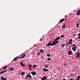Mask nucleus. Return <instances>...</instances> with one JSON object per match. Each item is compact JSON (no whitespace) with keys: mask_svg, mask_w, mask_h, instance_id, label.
<instances>
[{"mask_svg":"<svg viewBox=\"0 0 80 80\" xmlns=\"http://www.w3.org/2000/svg\"><path fill=\"white\" fill-rule=\"evenodd\" d=\"M78 39H80V33L78 34Z\"/></svg>","mask_w":80,"mask_h":80,"instance_id":"obj_16","label":"nucleus"},{"mask_svg":"<svg viewBox=\"0 0 80 80\" xmlns=\"http://www.w3.org/2000/svg\"><path fill=\"white\" fill-rule=\"evenodd\" d=\"M72 39H71L69 41V43L70 44H72Z\"/></svg>","mask_w":80,"mask_h":80,"instance_id":"obj_15","label":"nucleus"},{"mask_svg":"<svg viewBox=\"0 0 80 80\" xmlns=\"http://www.w3.org/2000/svg\"><path fill=\"white\" fill-rule=\"evenodd\" d=\"M78 23H80V20H79L78 21Z\"/></svg>","mask_w":80,"mask_h":80,"instance_id":"obj_37","label":"nucleus"},{"mask_svg":"<svg viewBox=\"0 0 80 80\" xmlns=\"http://www.w3.org/2000/svg\"><path fill=\"white\" fill-rule=\"evenodd\" d=\"M27 77H27V76H26V77L25 79H26V80H27V79H28V78H27Z\"/></svg>","mask_w":80,"mask_h":80,"instance_id":"obj_39","label":"nucleus"},{"mask_svg":"<svg viewBox=\"0 0 80 80\" xmlns=\"http://www.w3.org/2000/svg\"><path fill=\"white\" fill-rule=\"evenodd\" d=\"M63 80H67V79H66L65 78H63Z\"/></svg>","mask_w":80,"mask_h":80,"instance_id":"obj_45","label":"nucleus"},{"mask_svg":"<svg viewBox=\"0 0 80 80\" xmlns=\"http://www.w3.org/2000/svg\"><path fill=\"white\" fill-rule=\"evenodd\" d=\"M51 60V58H48V61H50Z\"/></svg>","mask_w":80,"mask_h":80,"instance_id":"obj_21","label":"nucleus"},{"mask_svg":"<svg viewBox=\"0 0 80 80\" xmlns=\"http://www.w3.org/2000/svg\"><path fill=\"white\" fill-rule=\"evenodd\" d=\"M63 24L64 25L62 26V27L63 28H65V23H63Z\"/></svg>","mask_w":80,"mask_h":80,"instance_id":"obj_17","label":"nucleus"},{"mask_svg":"<svg viewBox=\"0 0 80 80\" xmlns=\"http://www.w3.org/2000/svg\"><path fill=\"white\" fill-rule=\"evenodd\" d=\"M1 80H7V78H3V76H2L1 77Z\"/></svg>","mask_w":80,"mask_h":80,"instance_id":"obj_11","label":"nucleus"},{"mask_svg":"<svg viewBox=\"0 0 80 80\" xmlns=\"http://www.w3.org/2000/svg\"><path fill=\"white\" fill-rule=\"evenodd\" d=\"M46 78L47 77H46V76H43L42 78L41 79L42 80H46Z\"/></svg>","mask_w":80,"mask_h":80,"instance_id":"obj_8","label":"nucleus"},{"mask_svg":"<svg viewBox=\"0 0 80 80\" xmlns=\"http://www.w3.org/2000/svg\"><path fill=\"white\" fill-rule=\"evenodd\" d=\"M60 38V37H58L57 38H56L54 40V42H56L57 41H58L57 40H58Z\"/></svg>","mask_w":80,"mask_h":80,"instance_id":"obj_3","label":"nucleus"},{"mask_svg":"<svg viewBox=\"0 0 80 80\" xmlns=\"http://www.w3.org/2000/svg\"><path fill=\"white\" fill-rule=\"evenodd\" d=\"M30 74H31V73H28V75H30Z\"/></svg>","mask_w":80,"mask_h":80,"instance_id":"obj_46","label":"nucleus"},{"mask_svg":"<svg viewBox=\"0 0 80 80\" xmlns=\"http://www.w3.org/2000/svg\"><path fill=\"white\" fill-rule=\"evenodd\" d=\"M58 42H59V41H57L55 42L54 40H53L52 42H52H51V41H50V42H49V43L51 44V46H53V45H55L58 43Z\"/></svg>","mask_w":80,"mask_h":80,"instance_id":"obj_1","label":"nucleus"},{"mask_svg":"<svg viewBox=\"0 0 80 80\" xmlns=\"http://www.w3.org/2000/svg\"><path fill=\"white\" fill-rule=\"evenodd\" d=\"M40 52H42V53L43 52H44L43 50H41L40 51Z\"/></svg>","mask_w":80,"mask_h":80,"instance_id":"obj_29","label":"nucleus"},{"mask_svg":"<svg viewBox=\"0 0 80 80\" xmlns=\"http://www.w3.org/2000/svg\"><path fill=\"white\" fill-rule=\"evenodd\" d=\"M37 54H38V55H40V53H39V52L37 53Z\"/></svg>","mask_w":80,"mask_h":80,"instance_id":"obj_43","label":"nucleus"},{"mask_svg":"<svg viewBox=\"0 0 80 80\" xmlns=\"http://www.w3.org/2000/svg\"><path fill=\"white\" fill-rule=\"evenodd\" d=\"M64 21V20L63 19H61L60 20V22L61 23H62V22H63V21Z\"/></svg>","mask_w":80,"mask_h":80,"instance_id":"obj_14","label":"nucleus"},{"mask_svg":"<svg viewBox=\"0 0 80 80\" xmlns=\"http://www.w3.org/2000/svg\"><path fill=\"white\" fill-rule=\"evenodd\" d=\"M8 66H5V67L3 69V70H5V69H6V68H7V67H8Z\"/></svg>","mask_w":80,"mask_h":80,"instance_id":"obj_20","label":"nucleus"},{"mask_svg":"<svg viewBox=\"0 0 80 80\" xmlns=\"http://www.w3.org/2000/svg\"><path fill=\"white\" fill-rule=\"evenodd\" d=\"M20 65H21V66H22V67H25V64H24L23 63V62H21L20 63Z\"/></svg>","mask_w":80,"mask_h":80,"instance_id":"obj_10","label":"nucleus"},{"mask_svg":"<svg viewBox=\"0 0 80 80\" xmlns=\"http://www.w3.org/2000/svg\"><path fill=\"white\" fill-rule=\"evenodd\" d=\"M41 40H42V38H41V39H40V41H41Z\"/></svg>","mask_w":80,"mask_h":80,"instance_id":"obj_50","label":"nucleus"},{"mask_svg":"<svg viewBox=\"0 0 80 80\" xmlns=\"http://www.w3.org/2000/svg\"><path fill=\"white\" fill-rule=\"evenodd\" d=\"M45 67H46V68H48V66L47 65H45Z\"/></svg>","mask_w":80,"mask_h":80,"instance_id":"obj_33","label":"nucleus"},{"mask_svg":"<svg viewBox=\"0 0 80 80\" xmlns=\"http://www.w3.org/2000/svg\"><path fill=\"white\" fill-rule=\"evenodd\" d=\"M77 46L73 47L72 48V49L73 52H75L77 50Z\"/></svg>","mask_w":80,"mask_h":80,"instance_id":"obj_2","label":"nucleus"},{"mask_svg":"<svg viewBox=\"0 0 80 80\" xmlns=\"http://www.w3.org/2000/svg\"><path fill=\"white\" fill-rule=\"evenodd\" d=\"M24 73H25V72H22L21 73V75H24Z\"/></svg>","mask_w":80,"mask_h":80,"instance_id":"obj_24","label":"nucleus"},{"mask_svg":"<svg viewBox=\"0 0 80 80\" xmlns=\"http://www.w3.org/2000/svg\"><path fill=\"white\" fill-rule=\"evenodd\" d=\"M29 70L31 71L32 70V68H29Z\"/></svg>","mask_w":80,"mask_h":80,"instance_id":"obj_36","label":"nucleus"},{"mask_svg":"<svg viewBox=\"0 0 80 80\" xmlns=\"http://www.w3.org/2000/svg\"><path fill=\"white\" fill-rule=\"evenodd\" d=\"M65 46V44H62V45H61V47H64V46Z\"/></svg>","mask_w":80,"mask_h":80,"instance_id":"obj_25","label":"nucleus"},{"mask_svg":"<svg viewBox=\"0 0 80 80\" xmlns=\"http://www.w3.org/2000/svg\"><path fill=\"white\" fill-rule=\"evenodd\" d=\"M80 76H78V77L77 79H79V80H80Z\"/></svg>","mask_w":80,"mask_h":80,"instance_id":"obj_32","label":"nucleus"},{"mask_svg":"<svg viewBox=\"0 0 80 80\" xmlns=\"http://www.w3.org/2000/svg\"><path fill=\"white\" fill-rule=\"evenodd\" d=\"M23 55V54H21V55L19 56L20 57H21V56H22Z\"/></svg>","mask_w":80,"mask_h":80,"instance_id":"obj_44","label":"nucleus"},{"mask_svg":"<svg viewBox=\"0 0 80 80\" xmlns=\"http://www.w3.org/2000/svg\"><path fill=\"white\" fill-rule=\"evenodd\" d=\"M77 15L79 16L80 15V10H78V12L77 13Z\"/></svg>","mask_w":80,"mask_h":80,"instance_id":"obj_9","label":"nucleus"},{"mask_svg":"<svg viewBox=\"0 0 80 80\" xmlns=\"http://www.w3.org/2000/svg\"><path fill=\"white\" fill-rule=\"evenodd\" d=\"M61 23L60 21L59 22L58 24H60Z\"/></svg>","mask_w":80,"mask_h":80,"instance_id":"obj_48","label":"nucleus"},{"mask_svg":"<svg viewBox=\"0 0 80 80\" xmlns=\"http://www.w3.org/2000/svg\"><path fill=\"white\" fill-rule=\"evenodd\" d=\"M26 76H27V77H29L30 78H32V76H31V75L27 74L26 75Z\"/></svg>","mask_w":80,"mask_h":80,"instance_id":"obj_12","label":"nucleus"},{"mask_svg":"<svg viewBox=\"0 0 80 80\" xmlns=\"http://www.w3.org/2000/svg\"><path fill=\"white\" fill-rule=\"evenodd\" d=\"M37 67V65H34L32 67L33 69H34V68H35V67Z\"/></svg>","mask_w":80,"mask_h":80,"instance_id":"obj_18","label":"nucleus"},{"mask_svg":"<svg viewBox=\"0 0 80 80\" xmlns=\"http://www.w3.org/2000/svg\"><path fill=\"white\" fill-rule=\"evenodd\" d=\"M60 37H61V38H63V37H65V35H61Z\"/></svg>","mask_w":80,"mask_h":80,"instance_id":"obj_26","label":"nucleus"},{"mask_svg":"<svg viewBox=\"0 0 80 80\" xmlns=\"http://www.w3.org/2000/svg\"><path fill=\"white\" fill-rule=\"evenodd\" d=\"M78 26H79V24H78L77 23L76 24V27H77V28H78Z\"/></svg>","mask_w":80,"mask_h":80,"instance_id":"obj_28","label":"nucleus"},{"mask_svg":"<svg viewBox=\"0 0 80 80\" xmlns=\"http://www.w3.org/2000/svg\"><path fill=\"white\" fill-rule=\"evenodd\" d=\"M47 56L49 57H50V54H48L47 55Z\"/></svg>","mask_w":80,"mask_h":80,"instance_id":"obj_30","label":"nucleus"},{"mask_svg":"<svg viewBox=\"0 0 80 80\" xmlns=\"http://www.w3.org/2000/svg\"><path fill=\"white\" fill-rule=\"evenodd\" d=\"M58 80H59V79H58Z\"/></svg>","mask_w":80,"mask_h":80,"instance_id":"obj_55","label":"nucleus"},{"mask_svg":"<svg viewBox=\"0 0 80 80\" xmlns=\"http://www.w3.org/2000/svg\"><path fill=\"white\" fill-rule=\"evenodd\" d=\"M72 53H73V52H72V51H68V54L69 55H72Z\"/></svg>","mask_w":80,"mask_h":80,"instance_id":"obj_5","label":"nucleus"},{"mask_svg":"<svg viewBox=\"0 0 80 80\" xmlns=\"http://www.w3.org/2000/svg\"><path fill=\"white\" fill-rule=\"evenodd\" d=\"M41 58H42V59H43V57L41 56Z\"/></svg>","mask_w":80,"mask_h":80,"instance_id":"obj_38","label":"nucleus"},{"mask_svg":"<svg viewBox=\"0 0 80 80\" xmlns=\"http://www.w3.org/2000/svg\"><path fill=\"white\" fill-rule=\"evenodd\" d=\"M20 57L19 56V57H18V58H17L16 59V60H15V61H17V60L18 59V58H20Z\"/></svg>","mask_w":80,"mask_h":80,"instance_id":"obj_31","label":"nucleus"},{"mask_svg":"<svg viewBox=\"0 0 80 80\" xmlns=\"http://www.w3.org/2000/svg\"><path fill=\"white\" fill-rule=\"evenodd\" d=\"M31 73L32 74V75L35 76V75H36V73H36V72L34 71L31 72Z\"/></svg>","mask_w":80,"mask_h":80,"instance_id":"obj_4","label":"nucleus"},{"mask_svg":"<svg viewBox=\"0 0 80 80\" xmlns=\"http://www.w3.org/2000/svg\"><path fill=\"white\" fill-rule=\"evenodd\" d=\"M74 75V74H71V75Z\"/></svg>","mask_w":80,"mask_h":80,"instance_id":"obj_49","label":"nucleus"},{"mask_svg":"<svg viewBox=\"0 0 80 80\" xmlns=\"http://www.w3.org/2000/svg\"><path fill=\"white\" fill-rule=\"evenodd\" d=\"M23 56H22V57H20V59H21V58H24L25 57V56L26 55L25 54H23Z\"/></svg>","mask_w":80,"mask_h":80,"instance_id":"obj_13","label":"nucleus"},{"mask_svg":"<svg viewBox=\"0 0 80 80\" xmlns=\"http://www.w3.org/2000/svg\"><path fill=\"white\" fill-rule=\"evenodd\" d=\"M0 73V74H2V73H3L2 71Z\"/></svg>","mask_w":80,"mask_h":80,"instance_id":"obj_41","label":"nucleus"},{"mask_svg":"<svg viewBox=\"0 0 80 80\" xmlns=\"http://www.w3.org/2000/svg\"><path fill=\"white\" fill-rule=\"evenodd\" d=\"M14 68H12L11 69L10 71H12V70H14Z\"/></svg>","mask_w":80,"mask_h":80,"instance_id":"obj_34","label":"nucleus"},{"mask_svg":"<svg viewBox=\"0 0 80 80\" xmlns=\"http://www.w3.org/2000/svg\"><path fill=\"white\" fill-rule=\"evenodd\" d=\"M31 67H32V66L31 64H29V68H31Z\"/></svg>","mask_w":80,"mask_h":80,"instance_id":"obj_23","label":"nucleus"},{"mask_svg":"<svg viewBox=\"0 0 80 80\" xmlns=\"http://www.w3.org/2000/svg\"><path fill=\"white\" fill-rule=\"evenodd\" d=\"M43 71H44V72H48V70L46 68H43Z\"/></svg>","mask_w":80,"mask_h":80,"instance_id":"obj_7","label":"nucleus"},{"mask_svg":"<svg viewBox=\"0 0 80 80\" xmlns=\"http://www.w3.org/2000/svg\"><path fill=\"white\" fill-rule=\"evenodd\" d=\"M70 42H68L66 44V46H67V47H68V45H69V44H70Z\"/></svg>","mask_w":80,"mask_h":80,"instance_id":"obj_22","label":"nucleus"},{"mask_svg":"<svg viewBox=\"0 0 80 80\" xmlns=\"http://www.w3.org/2000/svg\"><path fill=\"white\" fill-rule=\"evenodd\" d=\"M80 52H78V54H77V58H80Z\"/></svg>","mask_w":80,"mask_h":80,"instance_id":"obj_6","label":"nucleus"},{"mask_svg":"<svg viewBox=\"0 0 80 80\" xmlns=\"http://www.w3.org/2000/svg\"><path fill=\"white\" fill-rule=\"evenodd\" d=\"M64 65H65H65H67V64H64Z\"/></svg>","mask_w":80,"mask_h":80,"instance_id":"obj_52","label":"nucleus"},{"mask_svg":"<svg viewBox=\"0 0 80 80\" xmlns=\"http://www.w3.org/2000/svg\"><path fill=\"white\" fill-rule=\"evenodd\" d=\"M68 80H70V79H68Z\"/></svg>","mask_w":80,"mask_h":80,"instance_id":"obj_54","label":"nucleus"},{"mask_svg":"<svg viewBox=\"0 0 80 80\" xmlns=\"http://www.w3.org/2000/svg\"><path fill=\"white\" fill-rule=\"evenodd\" d=\"M2 73H5V71H2Z\"/></svg>","mask_w":80,"mask_h":80,"instance_id":"obj_47","label":"nucleus"},{"mask_svg":"<svg viewBox=\"0 0 80 80\" xmlns=\"http://www.w3.org/2000/svg\"><path fill=\"white\" fill-rule=\"evenodd\" d=\"M7 70H6L5 71H4V72H7Z\"/></svg>","mask_w":80,"mask_h":80,"instance_id":"obj_42","label":"nucleus"},{"mask_svg":"<svg viewBox=\"0 0 80 80\" xmlns=\"http://www.w3.org/2000/svg\"><path fill=\"white\" fill-rule=\"evenodd\" d=\"M63 19H64V21H65V20H66V18H63Z\"/></svg>","mask_w":80,"mask_h":80,"instance_id":"obj_40","label":"nucleus"},{"mask_svg":"<svg viewBox=\"0 0 80 80\" xmlns=\"http://www.w3.org/2000/svg\"><path fill=\"white\" fill-rule=\"evenodd\" d=\"M50 45L51 46V44H50V43H48V44L47 45V47H49Z\"/></svg>","mask_w":80,"mask_h":80,"instance_id":"obj_19","label":"nucleus"},{"mask_svg":"<svg viewBox=\"0 0 80 80\" xmlns=\"http://www.w3.org/2000/svg\"><path fill=\"white\" fill-rule=\"evenodd\" d=\"M75 46H76V45H75V44H73L72 46V47H76Z\"/></svg>","mask_w":80,"mask_h":80,"instance_id":"obj_35","label":"nucleus"},{"mask_svg":"<svg viewBox=\"0 0 80 80\" xmlns=\"http://www.w3.org/2000/svg\"><path fill=\"white\" fill-rule=\"evenodd\" d=\"M17 57H16L12 61V62H13L14 61V60H15H15H16V58H17Z\"/></svg>","mask_w":80,"mask_h":80,"instance_id":"obj_27","label":"nucleus"},{"mask_svg":"<svg viewBox=\"0 0 80 80\" xmlns=\"http://www.w3.org/2000/svg\"><path fill=\"white\" fill-rule=\"evenodd\" d=\"M56 80H58V78H57L56 79Z\"/></svg>","mask_w":80,"mask_h":80,"instance_id":"obj_51","label":"nucleus"},{"mask_svg":"<svg viewBox=\"0 0 80 80\" xmlns=\"http://www.w3.org/2000/svg\"><path fill=\"white\" fill-rule=\"evenodd\" d=\"M44 37V36H42V37Z\"/></svg>","mask_w":80,"mask_h":80,"instance_id":"obj_53","label":"nucleus"}]
</instances>
